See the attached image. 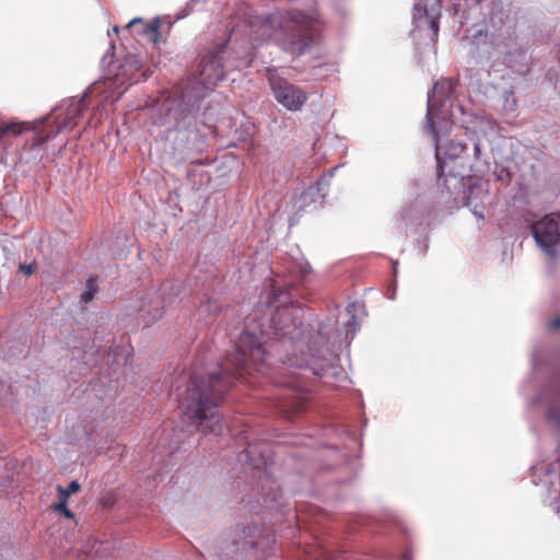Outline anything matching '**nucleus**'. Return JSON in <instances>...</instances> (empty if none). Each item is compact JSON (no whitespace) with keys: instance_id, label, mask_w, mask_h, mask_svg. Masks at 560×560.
Instances as JSON below:
<instances>
[{"instance_id":"29","label":"nucleus","mask_w":560,"mask_h":560,"mask_svg":"<svg viewBox=\"0 0 560 560\" xmlns=\"http://www.w3.org/2000/svg\"><path fill=\"white\" fill-rule=\"evenodd\" d=\"M475 150H476V153H479V145L478 144L475 145Z\"/></svg>"},{"instance_id":"4","label":"nucleus","mask_w":560,"mask_h":560,"mask_svg":"<svg viewBox=\"0 0 560 560\" xmlns=\"http://www.w3.org/2000/svg\"><path fill=\"white\" fill-rule=\"evenodd\" d=\"M303 310L295 303L290 302L277 306L270 318L273 334L278 338L300 339L303 335L301 315Z\"/></svg>"},{"instance_id":"18","label":"nucleus","mask_w":560,"mask_h":560,"mask_svg":"<svg viewBox=\"0 0 560 560\" xmlns=\"http://www.w3.org/2000/svg\"><path fill=\"white\" fill-rule=\"evenodd\" d=\"M254 448L252 446H249L245 452H246V457L250 460V463L253 464V466L257 469H260L261 466H266L267 465V459H261L260 462H257L254 459Z\"/></svg>"},{"instance_id":"13","label":"nucleus","mask_w":560,"mask_h":560,"mask_svg":"<svg viewBox=\"0 0 560 560\" xmlns=\"http://www.w3.org/2000/svg\"><path fill=\"white\" fill-rule=\"evenodd\" d=\"M137 24H142V30L140 31V33L148 35L150 40L154 45L160 43V40H161V33H160L161 21H160V19L156 18V19H153L150 23L143 24L142 19L136 18V19L131 20L126 25V27L131 28V27L136 26Z\"/></svg>"},{"instance_id":"28","label":"nucleus","mask_w":560,"mask_h":560,"mask_svg":"<svg viewBox=\"0 0 560 560\" xmlns=\"http://www.w3.org/2000/svg\"><path fill=\"white\" fill-rule=\"evenodd\" d=\"M141 77L143 78V80H147L149 78V74H147V72H143Z\"/></svg>"},{"instance_id":"31","label":"nucleus","mask_w":560,"mask_h":560,"mask_svg":"<svg viewBox=\"0 0 560 560\" xmlns=\"http://www.w3.org/2000/svg\"><path fill=\"white\" fill-rule=\"evenodd\" d=\"M92 555V550H90L89 552H86V556L90 557Z\"/></svg>"},{"instance_id":"3","label":"nucleus","mask_w":560,"mask_h":560,"mask_svg":"<svg viewBox=\"0 0 560 560\" xmlns=\"http://www.w3.org/2000/svg\"><path fill=\"white\" fill-rule=\"evenodd\" d=\"M80 114V106L74 104L66 108H56L42 121V129L33 136L31 147L38 148L59 133L72 130Z\"/></svg>"},{"instance_id":"6","label":"nucleus","mask_w":560,"mask_h":560,"mask_svg":"<svg viewBox=\"0 0 560 560\" xmlns=\"http://www.w3.org/2000/svg\"><path fill=\"white\" fill-rule=\"evenodd\" d=\"M225 47H221L205 55L199 63L198 81L206 89H211L224 79V66L222 63Z\"/></svg>"},{"instance_id":"23","label":"nucleus","mask_w":560,"mask_h":560,"mask_svg":"<svg viewBox=\"0 0 560 560\" xmlns=\"http://www.w3.org/2000/svg\"><path fill=\"white\" fill-rule=\"evenodd\" d=\"M549 327L551 329H560V317H557L555 319H552L550 323H549Z\"/></svg>"},{"instance_id":"25","label":"nucleus","mask_w":560,"mask_h":560,"mask_svg":"<svg viewBox=\"0 0 560 560\" xmlns=\"http://www.w3.org/2000/svg\"><path fill=\"white\" fill-rule=\"evenodd\" d=\"M296 285V282L294 281H290L289 283H284L283 284V288L285 289V293L289 292V290H291L292 288H294Z\"/></svg>"},{"instance_id":"27","label":"nucleus","mask_w":560,"mask_h":560,"mask_svg":"<svg viewBox=\"0 0 560 560\" xmlns=\"http://www.w3.org/2000/svg\"><path fill=\"white\" fill-rule=\"evenodd\" d=\"M96 545H97L98 547H101V546L103 545V542H102V541H97V540H95V541H94V546H93V548H94Z\"/></svg>"},{"instance_id":"5","label":"nucleus","mask_w":560,"mask_h":560,"mask_svg":"<svg viewBox=\"0 0 560 560\" xmlns=\"http://www.w3.org/2000/svg\"><path fill=\"white\" fill-rule=\"evenodd\" d=\"M267 74L271 91L277 102L288 110H300L307 101V93L302 88L279 77L276 70L268 69Z\"/></svg>"},{"instance_id":"8","label":"nucleus","mask_w":560,"mask_h":560,"mask_svg":"<svg viewBox=\"0 0 560 560\" xmlns=\"http://www.w3.org/2000/svg\"><path fill=\"white\" fill-rule=\"evenodd\" d=\"M310 404L308 393L301 387L290 388L275 402L277 411L285 419L291 420L305 412Z\"/></svg>"},{"instance_id":"26","label":"nucleus","mask_w":560,"mask_h":560,"mask_svg":"<svg viewBox=\"0 0 560 560\" xmlns=\"http://www.w3.org/2000/svg\"><path fill=\"white\" fill-rule=\"evenodd\" d=\"M430 129L432 131V135H433L435 141L438 142V132H436V129H435V126L433 122L430 124Z\"/></svg>"},{"instance_id":"10","label":"nucleus","mask_w":560,"mask_h":560,"mask_svg":"<svg viewBox=\"0 0 560 560\" xmlns=\"http://www.w3.org/2000/svg\"><path fill=\"white\" fill-rule=\"evenodd\" d=\"M259 494L257 505L266 510H275L281 504L282 492L269 474L259 477Z\"/></svg>"},{"instance_id":"9","label":"nucleus","mask_w":560,"mask_h":560,"mask_svg":"<svg viewBox=\"0 0 560 560\" xmlns=\"http://www.w3.org/2000/svg\"><path fill=\"white\" fill-rule=\"evenodd\" d=\"M443 0H421L413 8V20L417 26L427 27L432 32V39H436L439 35V22L441 18Z\"/></svg>"},{"instance_id":"17","label":"nucleus","mask_w":560,"mask_h":560,"mask_svg":"<svg viewBox=\"0 0 560 560\" xmlns=\"http://www.w3.org/2000/svg\"><path fill=\"white\" fill-rule=\"evenodd\" d=\"M118 501V494L116 491H108V492H105L101 499V504L104 506V508H112L116 504V502Z\"/></svg>"},{"instance_id":"19","label":"nucleus","mask_w":560,"mask_h":560,"mask_svg":"<svg viewBox=\"0 0 560 560\" xmlns=\"http://www.w3.org/2000/svg\"><path fill=\"white\" fill-rule=\"evenodd\" d=\"M54 511L62 513L69 520L74 517V514L67 508V503H65V508H59L58 503L54 504Z\"/></svg>"},{"instance_id":"16","label":"nucleus","mask_w":560,"mask_h":560,"mask_svg":"<svg viewBox=\"0 0 560 560\" xmlns=\"http://www.w3.org/2000/svg\"><path fill=\"white\" fill-rule=\"evenodd\" d=\"M24 130L23 125L20 124H2L0 125V139L5 135L18 136Z\"/></svg>"},{"instance_id":"24","label":"nucleus","mask_w":560,"mask_h":560,"mask_svg":"<svg viewBox=\"0 0 560 560\" xmlns=\"http://www.w3.org/2000/svg\"><path fill=\"white\" fill-rule=\"evenodd\" d=\"M472 192H474V190H470L469 195L467 196L466 205H467L468 207L474 206V207L476 208V207H477V205H474V202H472V197H471Z\"/></svg>"},{"instance_id":"1","label":"nucleus","mask_w":560,"mask_h":560,"mask_svg":"<svg viewBox=\"0 0 560 560\" xmlns=\"http://www.w3.org/2000/svg\"><path fill=\"white\" fill-rule=\"evenodd\" d=\"M265 355L266 351L256 335L246 331L240 336L235 349L225 355L218 371H192L184 390L178 393L184 418L196 423L202 432L221 434L223 424L218 412L219 404L245 372H265Z\"/></svg>"},{"instance_id":"21","label":"nucleus","mask_w":560,"mask_h":560,"mask_svg":"<svg viewBox=\"0 0 560 560\" xmlns=\"http://www.w3.org/2000/svg\"><path fill=\"white\" fill-rule=\"evenodd\" d=\"M499 179H500V180H506V182H509V180L511 179V174H510V172H509L508 170H505V168H502V170L500 171Z\"/></svg>"},{"instance_id":"15","label":"nucleus","mask_w":560,"mask_h":560,"mask_svg":"<svg viewBox=\"0 0 560 560\" xmlns=\"http://www.w3.org/2000/svg\"><path fill=\"white\" fill-rule=\"evenodd\" d=\"M97 290H98V287H97L96 278H93V277L89 278L86 280V289L80 295L81 302L84 304L91 302L94 299L95 294L97 293Z\"/></svg>"},{"instance_id":"7","label":"nucleus","mask_w":560,"mask_h":560,"mask_svg":"<svg viewBox=\"0 0 560 560\" xmlns=\"http://www.w3.org/2000/svg\"><path fill=\"white\" fill-rule=\"evenodd\" d=\"M532 233L537 244L548 254H552L553 246L560 238L558 213L545 215L532 225Z\"/></svg>"},{"instance_id":"22","label":"nucleus","mask_w":560,"mask_h":560,"mask_svg":"<svg viewBox=\"0 0 560 560\" xmlns=\"http://www.w3.org/2000/svg\"><path fill=\"white\" fill-rule=\"evenodd\" d=\"M21 270H23L26 275H31L34 271L33 265H21Z\"/></svg>"},{"instance_id":"20","label":"nucleus","mask_w":560,"mask_h":560,"mask_svg":"<svg viewBox=\"0 0 560 560\" xmlns=\"http://www.w3.org/2000/svg\"><path fill=\"white\" fill-rule=\"evenodd\" d=\"M272 293L276 299H278L280 295H282L284 292L282 290L281 285H278L277 282L272 285Z\"/></svg>"},{"instance_id":"14","label":"nucleus","mask_w":560,"mask_h":560,"mask_svg":"<svg viewBox=\"0 0 560 560\" xmlns=\"http://www.w3.org/2000/svg\"><path fill=\"white\" fill-rule=\"evenodd\" d=\"M81 486L77 480H72L66 488L61 486H57V491L59 493V508H65V503L68 502V499L71 494L78 492Z\"/></svg>"},{"instance_id":"11","label":"nucleus","mask_w":560,"mask_h":560,"mask_svg":"<svg viewBox=\"0 0 560 560\" xmlns=\"http://www.w3.org/2000/svg\"><path fill=\"white\" fill-rule=\"evenodd\" d=\"M470 54L480 59H490L499 47L498 37L487 31H478L470 40Z\"/></svg>"},{"instance_id":"12","label":"nucleus","mask_w":560,"mask_h":560,"mask_svg":"<svg viewBox=\"0 0 560 560\" xmlns=\"http://www.w3.org/2000/svg\"><path fill=\"white\" fill-rule=\"evenodd\" d=\"M142 62L141 59L136 55H127L120 66V71L118 75L126 78L131 83L138 82L139 79L136 78V74L141 70Z\"/></svg>"},{"instance_id":"30","label":"nucleus","mask_w":560,"mask_h":560,"mask_svg":"<svg viewBox=\"0 0 560 560\" xmlns=\"http://www.w3.org/2000/svg\"><path fill=\"white\" fill-rule=\"evenodd\" d=\"M351 307H354V305L349 306V307L347 308V312L351 313V310H350Z\"/></svg>"},{"instance_id":"2","label":"nucleus","mask_w":560,"mask_h":560,"mask_svg":"<svg viewBox=\"0 0 560 560\" xmlns=\"http://www.w3.org/2000/svg\"><path fill=\"white\" fill-rule=\"evenodd\" d=\"M281 48L299 57L303 55L316 40V20L301 12L289 13L282 25Z\"/></svg>"}]
</instances>
